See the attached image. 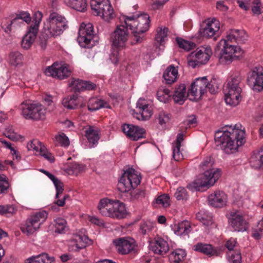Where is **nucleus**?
Wrapping results in <instances>:
<instances>
[{
	"mask_svg": "<svg viewBox=\"0 0 263 263\" xmlns=\"http://www.w3.org/2000/svg\"><path fill=\"white\" fill-rule=\"evenodd\" d=\"M167 28H160V30L157 31V33L155 37L156 41L160 44H162V42L164 41V38L167 36Z\"/></svg>",
	"mask_w": 263,
	"mask_h": 263,
	"instance_id": "55",
	"label": "nucleus"
},
{
	"mask_svg": "<svg viewBox=\"0 0 263 263\" xmlns=\"http://www.w3.org/2000/svg\"><path fill=\"white\" fill-rule=\"evenodd\" d=\"M176 41L179 47L186 51H190L196 46V44L194 43L187 41L181 37H176Z\"/></svg>",
	"mask_w": 263,
	"mask_h": 263,
	"instance_id": "40",
	"label": "nucleus"
},
{
	"mask_svg": "<svg viewBox=\"0 0 263 263\" xmlns=\"http://www.w3.org/2000/svg\"><path fill=\"white\" fill-rule=\"evenodd\" d=\"M175 196L178 200L186 199L187 196L186 190L182 187H178L175 193Z\"/></svg>",
	"mask_w": 263,
	"mask_h": 263,
	"instance_id": "57",
	"label": "nucleus"
},
{
	"mask_svg": "<svg viewBox=\"0 0 263 263\" xmlns=\"http://www.w3.org/2000/svg\"><path fill=\"white\" fill-rule=\"evenodd\" d=\"M188 64L195 68L197 66L205 64L210 60V55L205 53L202 49H197L191 53L187 57Z\"/></svg>",
	"mask_w": 263,
	"mask_h": 263,
	"instance_id": "16",
	"label": "nucleus"
},
{
	"mask_svg": "<svg viewBox=\"0 0 263 263\" xmlns=\"http://www.w3.org/2000/svg\"><path fill=\"white\" fill-rule=\"evenodd\" d=\"M227 195L223 192L216 191L208 197L209 204L214 208H221L226 205Z\"/></svg>",
	"mask_w": 263,
	"mask_h": 263,
	"instance_id": "21",
	"label": "nucleus"
},
{
	"mask_svg": "<svg viewBox=\"0 0 263 263\" xmlns=\"http://www.w3.org/2000/svg\"><path fill=\"white\" fill-rule=\"evenodd\" d=\"M69 86L75 92L84 90H91L95 89L96 85L90 81H83L80 79H72Z\"/></svg>",
	"mask_w": 263,
	"mask_h": 263,
	"instance_id": "20",
	"label": "nucleus"
},
{
	"mask_svg": "<svg viewBox=\"0 0 263 263\" xmlns=\"http://www.w3.org/2000/svg\"><path fill=\"white\" fill-rule=\"evenodd\" d=\"M41 146H44L41 142L37 140H33L28 143L27 147L29 151L39 152Z\"/></svg>",
	"mask_w": 263,
	"mask_h": 263,
	"instance_id": "56",
	"label": "nucleus"
},
{
	"mask_svg": "<svg viewBox=\"0 0 263 263\" xmlns=\"http://www.w3.org/2000/svg\"><path fill=\"white\" fill-rule=\"evenodd\" d=\"M54 261V257H50L48 254L42 253L28 259L25 263H52Z\"/></svg>",
	"mask_w": 263,
	"mask_h": 263,
	"instance_id": "35",
	"label": "nucleus"
},
{
	"mask_svg": "<svg viewBox=\"0 0 263 263\" xmlns=\"http://www.w3.org/2000/svg\"><path fill=\"white\" fill-rule=\"evenodd\" d=\"M136 106L138 110H139L144 108L148 107L149 105L146 103L145 99L140 98L138 100Z\"/></svg>",
	"mask_w": 263,
	"mask_h": 263,
	"instance_id": "64",
	"label": "nucleus"
},
{
	"mask_svg": "<svg viewBox=\"0 0 263 263\" xmlns=\"http://www.w3.org/2000/svg\"><path fill=\"white\" fill-rule=\"evenodd\" d=\"M15 24V23H12V21H8L6 20L2 23V28L3 29L5 32L9 33L11 31V26L12 24Z\"/></svg>",
	"mask_w": 263,
	"mask_h": 263,
	"instance_id": "63",
	"label": "nucleus"
},
{
	"mask_svg": "<svg viewBox=\"0 0 263 263\" xmlns=\"http://www.w3.org/2000/svg\"><path fill=\"white\" fill-rule=\"evenodd\" d=\"M117 205L115 209H112V217L117 219H122L125 217L127 211L125 205L119 201H114V206Z\"/></svg>",
	"mask_w": 263,
	"mask_h": 263,
	"instance_id": "31",
	"label": "nucleus"
},
{
	"mask_svg": "<svg viewBox=\"0 0 263 263\" xmlns=\"http://www.w3.org/2000/svg\"><path fill=\"white\" fill-rule=\"evenodd\" d=\"M4 135L6 137L8 138L11 140L13 141H17L21 138H22V137L21 135H18L14 132V130L12 126H8L6 129V130L4 133Z\"/></svg>",
	"mask_w": 263,
	"mask_h": 263,
	"instance_id": "45",
	"label": "nucleus"
},
{
	"mask_svg": "<svg viewBox=\"0 0 263 263\" xmlns=\"http://www.w3.org/2000/svg\"><path fill=\"white\" fill-rule=\"evenodd\" d=\"M128 27H126L125 23L117 27L110 36V40L114 46L117 48L125 47L128 37Z\"/></svg>",
	"mask_w": 263,
	"mask_h": 263,
	"instance_id": "13",
	"label": "nucleus"
},
{
	"mask_svg": "<svg viewBox=\"0 0 263 263\" xmlns=\"http://www.w3.org/2000/svg\"><path fill=\"white\" fill-rule=\"evenodd\" d=\"M43 17L42 13L40 11H37L34 13L33 17V22L34 23L33 25H31L29 27L30 29H35L36 31H39V26L40 22L42 20Z\"/></svg>",
	"mask_w": 263,
	"mask_h": 263,
	"instance_id": "54",
	"label": "nucleus"
},
{
	"mask_svg": "<svg viewBox=\"0 0 263 263\" xmlns=\"http://www.w3.org/2000/svg\"><path fill=\"white\" fill-rule=\"evenodd\" d=\"M248 84L253 90L260 92L263 90V68L255 67L247 74Z\"/></svg>",
	"mask_w": 263,
	"mask_h": 263,
	"instance_id": "11",
	"label": "nucleus"
},
{
	"mask_svg": "<svg viewBox=\"0 0 263 263\" xmlns=\"http://www.w3.org/2000/svg\"><path fill=\"white\" fill-rule=\"evenodd\" d=\"M156 202L162 204L164 207H167L170 205V197L165 194L160 195L156 199Z\"/></svg>",
	"mask_w": 263,
	"mask_h": 263,
	"instance_id": "58",
	"label": "nucleus"
},
{
	"mask_svg": "<svg viewBox=\"0 0 263 263\" xmlns=\"http://www.w3.org/2000/svg\"><path fill=\"white\" fill-rule=\"evenodd\" d=\"M15 17L12 20V23L15 24L19 23L20 20L25 22L26 23L29 24L31 21V17L30 14L27 12L21 11L15 14Z\"/></svg>",
	"mask_w": 263,
	"mask_h": 263,
	"instance_id": "42",
	"label": "nucleus"
},
{
	"mask_svg": "<svg viewBox=\"0 0 263 263\" xmlns=\"http://www.w3.org/2000/svg\"><path fill=\"white\" fill-rule=\"evenodd\" d=\"M241 78L239 73L233 74L228 81L224 89L225 101L230 105L236 106L240 101L241 88L239 86Z\"/></svg>",
	"mask_w": 263,
	"mask_h": 263,
	"instance_id": "6",
	"label": "nucleus"
},
{
	"mask_svg": "<svg viewBox=\"0 0 263 263\" xmlns=\"http://www.w3.org/2000/svg\"><path fill=\"white\" fill-rule=\"evenodd\" d=\"M219 29V22L213 18L211 21H208L205 27L202 25L199 32L201 36L210 38L214 36Z\"/></svg>",
	"mask_w": 263,
	"mask_h": 263,
	"instance_id": "19",
	"label": "nucleus"
},
{
	"mask_svg": "<svg viewBox=\"0 0 263 263\" xmlns=\"http://www.w3.org/2000/svg\"><path fill=\"white\" fill-rule=\"evenodd\" d=\"M90 5L92 13L101 16L105 21H109L115 16L109 0H92L90 1Z\"/></svg>",
	"mask_w": 263,
	"mask_h": 263,
	"instance_id": "8",
	"label": "nucleus"
},
{
	"mask_svg": "<svg viewBox=\"0 0 263 263\" xmlns=\"http://www.w3.org/2000/svg\"><path fill=\"white\" fill-rule=\"evenodd\" d=\"M38 32L35 29L29 28L26 34L24 36L22 41V46L23 48L29 49L34 42Z\"/></svg>",
	"mask_w": 263,
	"mask_h": 263,
	"instance_id": "30",
	"label": "nucleus"
},
{
	"mask_svg": "<svg viewBox=\"0 0 263 263\" xmlns=\"http://www.w3.org/2000/svg\"><path fill=\"white\" fill-rule=\"evenodd\" d=\"M67 28L66 18L57 12H52L44 23L43 30L50 37H55L62 34Z\"/></svg>",
	"mask_w": 263,
	"mask_h": 263,
	"instance_id": "5",
	"label": "nucleus"
},
{
	"mask_svg": "<svg viewBox=\"0 0 263 263\" xmlns=\"http://www.w3.org/2000/svg\"><path fill=\"white\" fill-rule=\"evenodd\" d=\"M175 263H182L184 257L186 256L185 251L182 249L176 250L172 253Z\"/></svg>",
	"mask_w": 263,
	"mask_h": 263,
	"instance_id": "51",
	"label": "nucleus"
},
{
	"mask_svg": "<svg viewBox=\"0 0 263 263\" xmlns=\"http://www.w3.org/2000/svg\"><path fill=\"white\" fill-rule=\"evenodd\" d=\"M230 260L232 263H241V254L239 250H235L230 257Z\"/></svg>",
	"mask_w": 263,
	"mask_h": 263,
	"instance_id": "60",
	"label": "nucleus"
},
{
	"mask_svg": "<svg viewBox=\"0 0 263 263\" xmlns=\"http://www.w3.org/2000/svg\"><path fill=\"white\" fill-rule=\"evenodd\" d=\"M90 240L88 236L86 235H77L75 238L71 241L72 246H75L76 249V251H79L80 249L85 248L86 246L89 243Z\"/></svg>",
	"mask_w": 263,
	"mask_h": 263,
	"instance_id": "32",
	"label": "nucleus"
},
{
	"mask_svg": "<svg viewBox=\"0 0 263 263\" xmlns=\"http://www.w3.org/2000/svg\"><path fill=\"white\" fill-rule=\"evenodd\" d=\"M249 163L253 168L263 170V146L252 152Z\"/></svg>",
	"mask_w": 263,
	"mask_h": 263,
	"instance_id": "22",
	"label": "nucleus"
},
{
	"mask_svg": "<svg viewBox=\"0 0 263 263\" xmlns=\"http://www.w3.org/2000/svg\"><path fill=\"white\" fill-rule=\"evenodd\" d=\"M214 163V159L209 156L206 157L200 164V167L204 170L212 167Z\"/></svg>",
	"mask_w": 263,
	"mask_h": 263,
	"instance_id": "62",
	"label": "nucleus"
},
{
	"mask_svg": "<svg viewBox=\"0 0 263 263\" xmlns=\"http://www.w3.org/2000/svg\"><path fill=\"white\" fill-rule=\"evenodd\" d=\"M17 211V209L13 205H0V214H9L11 215H14Z\"/></svg>",
	"mask_w": 263,
	"mask_h": 263,
	"instance_id": "50",
	"label": "nucleus"
},
{
	"mask_svg": "<svg viewBox=\"0 0 263 263\" xmlns=\"http://www.w3.org/2000/svg\"><path fill=\"white\" fill-rule=\"evenodd\" d=\"M192 84L193 86L198 88L200 96H202L206 92L208 84L206 77L197 78Z\"/></svg>",
	"mask_w": 263,
	"mask_h": 263,
	"instance_id": "38",
	"label": "nucleus"
},
{
	"mask_svg": "<svg viewBox=\"0 0 263 263\" xmlns=\"http://www.w3.org/2000/svg\"><path fill=\"white\" fill-rule=\"evenodd\" d=\"M252 11L254 14L259 15L261 14L260 0H254L252 2Z\"/></svg>",
	"mask_w": 263,
	"mask_h": 263,
	"instance_id": "61",
	"label": "nucleus"
},
{
	"mask_svg": "<svg viewBox=\"0 0 263 263\" xmlns=\"http://www.w3.org/2000/svg\"><path fill=\"white\" fill-rule=\"evenodd\" d=\"M230 225L235 231H245L248 228V223L243 216L238 212H231L229 218Z\"/></svg>",
	"mask_w": 263,
	"mask_h": 263,
	"instance_id": "18",
	"label": "nucleus"
},
{
	"mask_svg": "<svg viewBox=\"0 0 263 263\" xmlns=\"http://www.w3.org/2000/svg\"><path fill=\"white\" fill-rule=\"evenodd\" d=\"M194 247L195 251L203 253L209 256H218L222 251L220 248H215L213 247L211 245L201 242L198 243Z\"/></svg>",
	"mask_w": 263,
	"mask_h": 263,
	"instance_id": "25",
	"label": "nucleus"
},
{
	"mask_svg": "<svg viewBox=\"0 0 263 263\" xmlns=\"http://www.w3.org/2000/svg\"><path fill=\"white\" fill-rule=\"evenodd\" d=\"M98 36L95 33L93 26L91 23H81L78 37V42L81 47L91 48L96 43H98Z\"/></svg>",
	"mask_w": 263,
	"mask_h": 263,
	"instance_id": "7",
	"label": "nucleus"
},
{
	"mask_svg": "<svg viewBox=\"0 0 263 263\" xmlns=\"http://www.w3.org/2000/svg\"><path fill=\"white\" fill-rule=\"evenodd\" d=\"M23 55L18 51L12 52L10 54V62L13 65H17L21 63Z\"/></svg>",
	"mask_w": 263,
	"mask_h": 263,
	"instance_id": "47",
	"label": "nucleus"
},
{
	"mask_svg": "<svg viewBox=\"0 0 263 263\" xmlns=\"http://www.w3.org/2000/svg\"><path fill=\"white\" fill-rule=\"evenodd\" d=\"M54 139L56 145L67 147L69 145L70 142L68 138L63 133L56 135Z\"/></svg>",
	"mask_w": 263,
	"mask_h": 263,
	"instance_id": "43",
	"label": "nucleus"
},
{
	"mask_svg": "<svg viewBox=\"0 0 263 263\" xmlns=\"http://www.w3.org/2000/svg\"><path fill=\"white\" fill-rule=\"evenodd\" d=\"M187 97H189V99L192 101H197L202 96H200L198 88L197 87L193 86L192 83L191 85V88L187 92Z\"/></svg>",
	"mask_w": 263,
	"mask_h": 263,
	"instance_id": "46",
	"label": "nucleus"
},
{
	"mask_svg": "<svg viewBox=\"0 0 263 263\" xmlns=\"http://www.w3.org/2000/svg\"><path fill=\"white\" fill-rule=\"evenodd\" d=\"M183 140V134L180 133L178 135L176 141V145L173 149V158L176 161H179L181 154L180 152L181 142Z\"/></svg>",
	"mask_w": 263,
	"mask_h": 263,
	"instance_id": "39",
	"label": "nucleus"
},
{
	"mask_svg": "<svg viewBox=\"0 0 263 263\" xmlns=\"http://www.w3.org/2000/svg\"><path fill=\"white\" fill-rule=\"evenodd\" d=\"M50 37L49 35L44 33V30H42L41 32L37 43L38 45L41 47V49L45 50L46 48L48 42V38Z\"/></svg>",
	"mask_w": 263,
	"mask_h": 263,
	"instance_id": "49",
	"label": "nucleus"
},
{
	"mask_svg": "<svg viewBox=\"0 0 263 263\" xmlns=\"http://www.w3.org/2000/svg\"><path fill=\"white\" fill-rule=\"evenodd\" d=\"M141 177L139 176L134 169L131 168L125 171L118 183V189L122 193L133 191L130 193V200H137L144 197L145 192L141 189L134 190L140 184Z\"/></svg>",
	"mask_w": 263,
	"mask_h": 263,
	"instance_id": "2",
	"label": "nucleus"
},
{
	"mask_svg": "<svg viewBox=\"0 0 263 263\" xmlns=\"http://www.w3.org/2000/svg\"><path fill=\"white\" fill-rule=\"evenodd\" d=\"M226 37L228 42L243 43L247 40L248 35L244 30L231 29Z\"/></svg>",
	"mask_w": 263,
	"mask_h": 263,
	"instance_id": "23",
	"label": "nucleus"
},
{
	"mask_svg": "<svg viewBox=\"0 0 263 263\" xmlns=\"http://www.w3.org/2000/svg\"><path fill=\"white\" fill-rule=\"evenodd\" d=\"M152 251L155 253L163 255L169 250L167 242L162 238H158L151 245Z\"/></svg>",
	"mask_w": 263,
	"mask_h": 263,
	"instance_id": "27",
	"label": "nucleus"
},
{
	"mask_svg": "<svg viewBox=\"0 0 263 263\" xmlns=\"http://www.w3.org/2000/svg\"><path fill=\"white\" fill-rule=\"evenodd\" d=\"M85 133V135L87 137L88 142L90 144H92L91 146L98 143L100 139V130L98 128L93 126H89Z\"/></svg>",
	"mask_w": 263,
	"mask_h": 263,
	"instance_id": "29",
	"label": "nucleus"
},
{
	"mask_svg": "<svg viewBox=\"0 0 263 263\" xmlns=\"http://www.w3.org/2000/svg\"><path fill=\"white\" fill-rule=\"evenodd\" d=\"M110 108V105L102 100L92 98L89 100L88 109L90 111H95L101 108Z\"/></svg>",
	"mask_w": 263,
	"mask_h": 263,
	"instance_id": "34",
	"label": "nucleus"
},
{
	"mask_svg": "<svg viewBox=\"0 0 263 263\" xmlns=\"http://www.w3.org/2000/svg\"><path fill=\"white\" fill-rule=\"evenodd\" d=\"M39 153L41 156L44 157V158H45L49 162H53L54 161L55 158L54 156L51 153L47 151V148L44 145L40 146V150L39 151Z\"/></svg>",
	"mask_w": 263,
	"mask_h": 263,
	"instance_id": "53",
	"label": "nucleus"
},
{
	"mask_svg": "<svg viewBox=\"0 0 263 263\" xmlns=\"http://www.w3.org/2000/svg\"><path fill=\"white\" fill-rule=\"evenodd\" d=\"M87 6L86 0H75L71 8L78 11L85 12L87 9Z\"/></svg>",
	"mask_w": 263,
	"mask_h": 263,
	"instance_id": "48",
	"label": "nucleus"
},
{
	"mask_svg": "<svg viewBox=\"0 0 263 263\" xmlns=\"http://www.w3.org/2000/svg\"><path fill=\"white\" fill-rule=\"evenodd\" d=\"M55 232L58 233H64L67 229L66 221L62 218H58L55 220Z\"/></svg>",
	"mask_w": 263,
	"mask_h": 263,
	"instance_id": "41",
	"label": "nucleus"
},
{
	"mask_svg": "<svg viewBox=\"0 0 263 263\" xmlns=\"http://www.w3.org/2000/svg\"><path fill=\"white\" fill-rule=\"evenodd\" d=\"M22 114L27 119L42 120L45 118L46 110L40 104H26L22 108Z\"/></svg>",
	"mask_w": 263,
	"mask_h": 263,
	"instance_id": "12",
	"label": "nucleus"
},
{
	"mask_svg": "<svg viewBox=\"0 0 263 263\" xmlns=\"http://www.w3.org/2000/svg\"><path fill=\"white\" fill-rule=\"evenodd\" d=\"M71 70L68 65H63L58 62H54L51 66L48 67L45 70L47 76L52 77L60 80H63L69 77Z\"/></svg>",
	"mask_w": 263,
	"mask_h": 263,
	"instance_id": "14",
	"label": "nucleus"
},
{
	"mask_svg": "<svg viewBox=\"0 0 263 263\" xmlns=\"http://www.w3.org/2000/svg\"><path fill=\"white\" fill-rule=\"evenodd\" d=\"M221 170L219 168L208 169L203 174L199 175L194 181L195 188L196 190H200V188L206 187L209 188L212 186L218 179L221 175Z\"/></svg>",
	"mask_w": 263,
	"mask_h": 263,
	"instance_id": "9",
	"label": "nucleus"
},
{
	"mask_svg": "<svg viewBox=\"0 0 263 263\" xmlns=\"http://www.w3.org/2000/svg\"><path fill=\"white\" fill-rule=\"evenodd\" d=\"M187 97L186 86L181 84L176 86L173 95V98L176 103L183 104Z\"/></svg>",
	"mask_w": 263,
	"mask_h": 263,
	"instance_id": "26",
	"label": "nucleus"
},
{
	"mask_svg": "<svg viewBox=\"0 0 263 263\" xmlns=\"http://www.w3.org/2000/svg\"><path fill=\"white\" fill-rule=\"evenodd\" d=\"M118 253L121 254H127L136 250L137 247L136 241L131 237L119 238L113 241Z\"/></svg>",
	"mask_w": 263,
	"mask_h": 263,
	"instance_id": "15",
	"label": "nucleus"
},
{
	"mask_svg": "<svg viewBox=\"0 0 263 263\" xmlns=\"http://www.w3.org/2000/svg\"><path fill=\"white\" fill-rule=\"evenodd\" d=\"M219 83L218 81L213 78L211 79L210 82H208L207 88L209 89V92L212 94H215L218 92L219 89Z\"/></svg>",
	"mask_w": 263,
	"mask_h": 263,
	"instance_id": "52",
	"label": "nucleus"
},
{
	"mask_svg": "<svg viewBox=\"0 0 263 263\" xmlns=\"http://www.w3.org/2000/svg\"><path fill=\"white\" fill-rule=\"evenodd\" d=\"M47 213L45 211L40 212L30 216L25 224L21 227V230L27 235H32L40 229L41 223L46 219Z\"/></svg>",
	"mask_w": 263,
	"mask_h": 263,
	"instance_id": "10",
	"label": "nucleus"
},
{
	"mask_svg": "<svg viewBox=\"0 0 263 263\" xmlns=\"http://www.w3.org/2000/svg\"><path fill=\"white\" fill-rule=\"evenodd\" d=\"M124 23L128 29L132 30L136 43H141L143 33L147 31L149 27L150 20L148 14L135 12L132 15H123Z\"/></svg>",
	"mask_w": 263,
	"mask_h": 263,
	"instance_id": "3",
	"label": "nucleus"
},
{
	"mask_svg": "<svg viewBox=\"0 0 263 263\" xmlns=\"http://www.w3.org/2000/svg\"><path fill=\"white\" fill-rule=\"evenodd\" d=\"M132 115L134 118L139 121H146L148 120L152 115V111L148 107L136 111L133 110Z\"/></svg>",
	"mask_w": 263,
	"mask_h": 263,
	"instance_id": "36",
	"label": "nucleus"
},
{
	"mask_svg": "<svg viewBox=\"0 0 263 263\" xmlns=\"http://www.w3.org/2000/svg\"><path fill=\"white\" fill-rule=\"evenodd\" d=\"M81 102L77 94L70 96V97L64 98L63 100L62 104L64 107L68 109H74L78 107V105Z\"/></svg>",
	"mask_w": 263,
	"mask_h": 263,
	"instance_id": "33",
	"label": "nucleus"
},
{
	"mask_svg": "<svg viewBox=\"0 0 263 263\" xmlns=\"http://www.w3.org/2000/svg\"><path fill=\"white\" fill-rule=\"evenodd\" d=\"M243 51L235 45L229 44L227 40H221L217 45L215 56H217L220 64H230L233 61L238 60L242 57Z\"/></svg>",
	"mask_w": 263,
	"mask_h": 263,
	"instance_id": "4",
	"label": "nucleus"
},
{
	"mask_svg": "<svg viewBox=\"0 0 263 263\" xmlns=\"http://www.w3.org/2000/svg\"><path fill=\"white\" fill-rule=\"evenodd\" d=\"M241 126L240 124H236L234 127L231 125L229 129L216 132L215 142L226 153L230 154L236 152L238 147L245 143V132L239 128Z\"/></svg>",
	"mask_w": 263,
	"mask_h": 263,
	"instance_id": "1",
	"label": "nucleus"
},
{
	"mask_svg": "<svg viewBox=\"0 0 263 263\" xmlns=\"http://www.w3.org/2000/svg\"><path fill=\"white\" fill-rule=\"evenodd\" d=\"M191 226L187 221H183L174 226V232L176 234L180 235L184 233L188 234L190 232Z\"/></svg>",
	"mask_w": 263,
	"mask_h": 263,
	"instance_id": "37",
	"label": "nucleus"
},
{
	"mask_svg": "<svg viewBox=\"0 0 263 263\" xmlns=\"http://www.w3.org/2000/svg\"><path fill=\"white\" fill-rule=\"evenodd\" d=\"M122 131L125 135L133 141H137L145 137V130L138 126L129 124L122 125Z\"/></svg>",
	"mask_w": 263,
	"mask_h": 263,
	"instance_id": "17",
	"label": "nucleus"
},
{
	"mask_svg": "<svg viewBox=\"0 0 263 263\" xmlns=\"http://www.w3.org/2000/svg\"><path fill=\"white\" fill-rule=\"evenodd\" d=\"M163 77L167 84H172L175 82L178 77V69L174 65L167 67L164 71Z\"/></svg>",
	"mask_w": 263,
	"mask_h": 263,
	"instance_id": "28",
	"label": "nucleus"
},
{
	"mask_svg": "<svg viewBox=\"0 0 263 263\" xmlns=\"http://www.w3.org/2000/svg\"><path fill=\"white\" fill-rule=\"evenodd\" d=\"M114 201L108 199H101L98 204V209L100 213L104 216L112 217V209H115L117 205L114 206Z\"/></svg>",
	"mask_w": 263,
	"mask_h": 263,
	"instance_id": "24",
	"label": "nucleus"
},
{
	"mask_svg": "<svg viewBox=\"0 0 263 263\" xmlns=\"http://www.w3.org/2000/svg\"><path fill=\"white\" fill-rule=\"evenodd\" d=\"M40 171L47 176L52 181L55 187L56 190L63 189L64 184L60 179L55 177L53 175L47 171L44 170H41Z\"/></svg>",
	"mask_w": 263,
	"mask_h": 263,
	"instance_id": "44",
	"label": "nucleus"
},
{
	"mask_svg": "<svg viewBox=\"0 0 263 263\" xmlns=\"http://www.w3.org/2000/svg\"><path fill=\"white\" fill-rule=\"evenodd\" d=\"M153 227V224L150 223L143 222L140 224V233L144 235L147 233L151 231Z\"/></svg>",
	"mask_w": 263,
	"mask_h": 263,
	"instance_id": "59",
	"label": "nucleus"
}]
</instances>
